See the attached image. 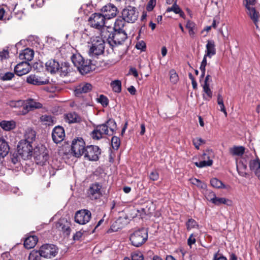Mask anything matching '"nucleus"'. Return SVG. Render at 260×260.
Wrapping results in <instances>:
<instances>
[{"label":"nucleus","mask_w":260,"mask_h":260,"mask_svg":"<svg viewBox=\"0 0 260 260\" xmlns=\"http://www.w3.org/2000/svg\"><path fill=\"white\" fill-rule=\"evenodd\" d=\"M147 239V231L144 228L135 231L130 236V240L132 245L137 247L143 245Z\"/></svg>","instance_id":"f257e3e1"},{"label":"nucleus","mask_w":260,"mask_h":260,"mask_svg":"<svg viewBox=\"0 0 260 260\" xmlns=\"http://www.w3.org/2000/svg\"><path fill=\"white\" fill-rule=\"evenodd\" d=\"M107 41L109 45L113 46L121 44L127 38V35L124 30H115L107 32Z\"/></svg>","instance_id":"f03ea898"},{"label":"nucleus","mask_w":260,"mask_h":260,"mask_svg":"<svg viewBox=\"0 0 260 260\" xmlns=\"http://www.w3.org/2000/svg\"><path fill=\"white\" fill-rule=\"evenodd\" d=\"M32 154L36 164L41 166L45 165L49 158L48 151L43 145L35 147Z\"/></svg>","instance_id":"7ed1b4c3"},{"label":"nucleus","mask_w":260,"mask_h":260,"mask_svg":"<svg viewBox=\"0 0 260 260\" xmlns=\"http://www.w3.org/2000/svg\"><path fill=\"white\" fill-rule=\"evenodd\" d=\"M105 41L101 37L93 38L89 54L91 56H98L102 54L105 50Z\"/></svg>","instance_id":"20e7f679"},{"label":"nucleus","mask_w":260,"mask_h":260,"mask_svg":"<svg viewBox=\"0 0 260 260\" xmlns=\"http://www.w3.org/2000/svg\"><path fill=\"white\" fill-rule=\"evenodd\" d=\"M32 150V144L25 141H20L17 146L18 154L24 160L31 157L33 153Z\"/></svg>","instance_id":"39448f33"},{"label":"nucleus","mask_w":260,"mask_h":260,"mask_svg":"<svg viewBox=\"0 0 260 260\" xmlns=\"http://www.w3.org/2000/svg\"><path fill=\"white\" fill-rule=\"evenodd\" d=\"M85 148V144L82 138H78L72 141L71 150L75 156H81L84 154Z\"/></svg>","instance_id":"423d86ee"},{"label":"nucleus","mask_w":260,"mask_h":260,"mask_svg":"<svg viewBox=\"0 0 260 260\" xmlns=\"http://www.w3.org/2000/svg\"><path fill=\"white\" fill-rule=\"evenodd\" d=\"M101 153V149L97 146L90 145L86 147L84 151V157L90 161H96Z\"/></svg>","instance_id":"0eeeda50"},{"label":"nucleus","mask_w":260,"mask_h":260,"mask_svg":"<svg viewBox=\"0 0 260 260\" xmlns=\"http://www.w3.org/2000/svg\"><path fill=\"white\" fill-rule=\"evenodd\" d=\"M122 16L126 22L133 23L137 20L138 13L135 7L128 6L122 10Z\"/></svg>","instance_id":"6e6552de"},{"label":"nucleus","mask_w":260,"mask_h":260,"mask_svg":"<svg viewBox=\"0 0 260 260\" xmlns=\"http://www.w3.org/2000/svg\"><path fill=\"white\" fill-rule=\"evenodd\" d=\"M58 248L53 244H45L42 245L39 251L42 256L45 258H51L54 257L58 253Z\"/></svg>","instance_id":"1a4fd4ad"},{"label":"nucleus","mask_w":260,"mask_h":260,"mask_svg":"<svg viewBox=\"0 0 260 260\" xmlns=\"http://www.w3.org/2000/svg\"><path fill=\"white\" fill-rule=\"evenodd\" d=\"M91 217V213L90 211L86 209H82L78 211L75 216V221L80 224H85L88 222Z\"/></svg>","instance_id":"9d476101"},{"label":"nucleus","mask_w":260,"mask_h":260,"mask_svg":"<svg viewBox=\"0 0 260 260\" xmlns=\"http://www.w3.org/2000/svg\"><path fill=\"white\" fill-rule=\"evenodd\" d=\"M106 19L103 14L94 13L92 14L88 21L92 27L100 29L104 26Z\"/></svg>","instance_id":"9b49d317"},{"label":"nucleus","mask_w":260,"mask_h":260,"mask_svg":"<svg viewBox=\"0 0 260 260\" xmlns=\"http://www.w3.org/2000/svg\"><path fill=\"white\" fill-rule=\"evenodd\" d=\"M103 135H111L105 123L97 125L91 133V137L94 140L101 139Z\"/></svg>","instance_id":"f8f14e48"},{"label":"nucleus","mask_w":260,"mask_h":260,"mask_svg":"<svg viewBox=\"0 0 260 260\" xmlns=\"http://www.w3.org/2000/svg\"><path fill=\"white\" fill-rule=\"evenodd\" d=\"M23 110L21 113L23 115L27 114L29 111L34 110L35 109H39L42 107V105L32 99H28L24 102Z\"/></svg>","instance_id":"ddd939ff"},{"label":"nucleus","mask_w":260,"mask_h":260,"mask_svg":"<svg viewBox=\"0 0 260 260\" xmlns=\"http://www.w3.org/2000/svg\"><path fill=\"white\" fill-rule=\"evenodd\" d=\"M101 188L102 186L99 183L92 184L88 191V197L91 200H96L100 198L102 195Z\"/></svg>","instance_id":"4468645a"},{"label":"nucleus","mask_w":260,"mask_h":260,"mask_svg":"<svg viewBox=\"0 0 260 260\" xmlns=\"http://www.w3.org/2000/svg\"><path fill=\"white\" fill-rule=\"evenodd\" d=\"M31 67L28 61H22L17 64L14 69L15 73L19 76L25 75L31 70Z\"/></svg>","instance_id":"2eb2a0df"},{"label":"nucleus","mask_w":260,"mask_h":260,"mask_svg":"<svg viewBox=\"0 0 260 260\" xmlns=\"http://www.w3.org/2000/svg\"><path fill=\"white\" fill-rule=\"evenodd\" d=\"M208 200L217 206L225 204L228 206L232 205V201L224 198H217L213 192H210L207 197Z\"/></svg>","instance_id":"dca6fc26"},{"label":"nucleus","mask_w":260,"mask_h":260,"mask_svg":"<svg viewBox=\"0 0 260 260\" xmlns=\"http://www.w3.org/2000/svg\"><path fill=\"white\" fill-rule=\"evenodd\" d=\"M65 137L64 131L62 127L56 126L53 129L52 137L53 141L56 144L61 142Z\"/></svg>","instance_id":"f3484780"},{"label":"nucleus","mask_w":260,"mask_h":260,"mask_svg":"<svg viewBox=\"0 0 260 260\" xmlns=\"http://www.w3.org/2000/svg\"><path fill=\"white\" fill-rule=\"evenodd\" d=\"M104 13L103 15L107 19H110L115 17L117 15V8L112 4H108L102 9Z\"/></svg>","instance_id":"a211bd4d"},{"label":"nucleus","mask_w":260,"mask_h":260,"mask_svg":"<svg viewBox=\"0 0 260 260\" xmlns=\"http://www.w3.org/2000/svg\"><path fill=\"white\" fill-rule=\"evenodd\" d=\"M244 5L247 9L246 13L247 15L253 22L256 28H258L257 23L259 17V13L255 10V8L251 7V6H249L247 4H244Z\"/></svg>","instance_id":"6ab92c4d"},{"label":"nucleus","mask_w":260,"mask_h":260,"mask_svg":"<svg viewBox=\"0 0 260 260\" xmlns=\"http://www.w3.org/2000/svg\"><path fill=\"white\" fill-rule=\"evenodd\" d=\"M92 85L88 83H82L77 86L75 90V94L80 96L82 93H87L92 89Z\"/></svg>","instance_id":"aec40b11"},{"label":"nucleus","mask_w":260,"mask_h":260,"mask_svg":"<svg viewBox=\"0 0 260 260\" xmlns=\"http://www.w3.org/2000/svg\"><path fill=\"white\" fill-rule=\"evenodd\" d=\"M46 70L51 73H55L60 69L59 62L55 59H50L45 64Z\"/></svg>","instance_id":"412c9836"},{"label":"nucleus","mask_w":260,"mask_h":260,"mask_svg":"<svg viewBox=\"0 0 260 260\" xmlns=\"http://www.w3.org/2000/svg\"><path fill=\"white\" fill-rule=\"evenodd\" d=\"M26 81L29 84L35 85H45L48 82L47 80H42L40 77L32 74L27 77Z\"/></svg>","instance_id":"4be33fe9"},{"label":"nucleus","mask_w":260,"mask_h":260,"mask_svg":"<svg viewBox=\"0 0 260 260\" xmlns=\"http://www.w3.org/2000/svg\"><path fill=\"white\" fill-rule=\"evenodd\" d=\"M206 50L205 51V55L209 58L216 54V49L215 43L213 40H208L206 45Z\"/></svg>","instance_id":"5701e85b"},{"label":"nucleus","mask_w":260,"mask_h":260,"mask_svg":"<svg viewBox=\"0 0 260 260\" xmlns=\"http://www.w3.org/2000/svg\"><path fill=\"white\" fill-rule=\"evenodd\" d=\"M249 168L251 171H254L255 175L260 180V160L257 157L249 162Z\"/></svg>","instance_id":"b1692460"},{"label":"nucleus","mask_w":260,"mask_h":260,"mask_svg":"<svg viewBox=\"0 0 260 260\" xmlns=\"http://www.w3.org/2000/svg\"><path fill=\"white\" fill-rule=\"evenodd\" d=\"M36 132L31 128H28L25 130L24 133V139L21 141H25L32 144L36 139Z\"/></svg>","instance_id":"393cba45"},{"label":"nucleus","mask_w":260,"mask_h":260,"mask_svg":"<svg viewBox=\"0 0 260 260\" xmlns=\"http://www.w3.org/2000/svg\"><path fill=\"white\" fill-rule=\"evenodd\" d=\"M34 56V51L33 50L29 48H26L24 49L19 55V57L20 59L25 60L27 61L31 60Z\"/></svg>","instance_id":"a878e982"},{"label":"nucleus","mask_w":260,"mask_h":260,"mask_svg":"<svg viewBox=\"0 0 260 260\" xmlns=\"http://www.w3.org/2000/svg\"><path fill=\"white\" fill-rule=\"evenodd\" d=\"M38 242V238L36 236H30L25 239L24 242V247L29 249L35 246Z\"/></svg>","instance_id":"bb28decb"},{"label":"nucleus","mask_w":260,"mask_h":260,"mask_svg":"<svg viewBox=\"0 0 260 260\" xmlns=\"http://www.w3.org/2000/svg\"><path fill=\"white\" fill-rule=\"evenodd\" d=\"M80 66L81 67H78L77 69L82 74H87L91 70L90 61L89 60H85L84 59L81 63Z\"/></svg>","instance_id":"cd10ccee"},{"label":"nucleus","mask_w":260,"mask_h":260,"mask_svg":"<svg viewBox=\"0 0 260 260\" xmlns=\"http://www.w3.org/2000/svg\"><path fill=\"white\" fill-rule=\"evenodd\" d=\"M245 149L243 146H234L230 148L229 153L232 156H241L244 153Z\"/></svg>","instance_id":"c85d7f7f"},{"label":"nucleus","mask_w":260,"mask_h":260,"mask_svg":"<svg viewBox=\"0 0 260 260\" xmlns=\"http://www.w3.org/2000/svg\"><path fill=\"white\" fill-rule=\"evenodd\" d=\"M0 126L4 130L10 131L14 129L16 124L14 120H3L0 122Z\"/></svg>","instance_id":"c756f323"},{"label":"nucleus","mask_w":260,"mask_h":260,"mask_svg":"<svg viewBox=\"0 0 260 260\" xmlns=\"http://www.w3.org/2000/svg\"><path fill=\"white\" fill-rule=\"evenodd\" d=\"M9 151V147L7 142L3 138H0V156H6Z\"/></svg>","instance_id":"7c9ffc66"},{"label":"nucleus","mask_w":260,"mask_h":260,"mask_svg":"<svg viewBox=\"0 0 260 260\" xmlns=\"http://www.w3.org/2000/svg\"><path fill=\"white\" fill-rule=\"evenodd\" d=\"M56 227L60 231L66 233L67 235H69L70 233V228L66 221L65 223H63L61 221H59L56 223Z\"/></svg>","instance_id":"2f4dec72"},{"label":"nucleus","mask_w":260,"mask_h":260,"mask_svg":"<svg viewBox=\"0 0 260 260\" xmlns=\"http://www.w3.org/2000/svg\"><path fill=\"white\" fill-rule=\"evenodd\" d=\"M66 120L69 123L78 122L80 121V117L75 112H72L66 115Z\"/></svg>","instance_id":"473e14b6"},{"label":"nucleus","mask_w":260,"mask_h":260,"mask_svg":"<svg viewBox=\"0 0 260 260\" xmlns=\"http://www.w3.org/2000/svg\"><path fill=\"white\" fill-rule=\"evenodd\" d=\"M41 120L44 124L48 125H52L56 122L54 117L51 115H44L41 117Z\"/></svg>","instance_id":"72a5a7b5"},{"label":"nucleus","mask_w":260,"mask_h":260,"mask_svg":"<svg viewBox=\"0 0 260 260\" xmlns=\"http://www.w3.org/2000/svg\"><path fill=\"white\" fill-rule=\"evenodd\" d=\"M71 60L74 66L77 68L78 67H81V63L84 60V58L80 54H75L72 56Z\"/></svg>","instance_id":"f704fd0d"},{"label":"nucleus","mask_w":260,"mask_h":260,"mask_svg":"<svg viewBox=\"0 0 260 260\" xmlns=\"http://www.w3.org/2000/svg\"><path fill=\"white\" fill-rule=\"evenodd\" d=\"M125 20L123 17L117 18L115 22L114 27V30H123L122 28L124 26Z\"/></svg>","instance_id":"c9c22d12"},{"label":"nucleus","mask_w":260,"mask_h":260,"mask_svg":"<svg viewBox=\"0 0 260 260\" xmlns=\"http://www.w3.org/2000/svg\"><path fill=\"white\" fill-rule=\"evenodd\" d=\"M173 11L175 14H178L180 15V16L182 17L184 15L183 12L181 10L180 7L176 4V3H175L173 6L171 7H169L167 10V12H170Z\"/></svg>","instance_id":"e433bc0d"},{"label":"nucleus","mask_w":260,"mask_h":260,"mask_svg":"<svg viewBox=\"0 0 260 260\" xmlns=\"http://www.w3.org/2000/svg\"><path fill=\"white\" fill-rule=\"evenodd\" d=\"M14 77V74L13 72H7L0 73V80L7 81L12 80Z\"/></svg>","instance_id":"4c0bfd02"},{"label":"nucleus","mask_w":260,"mask_h":260,"mask_svg":"<svg viewBox=\"0 0 260 260\" xmlns=\"http://www.w3.org/2000/svg\"><path fill=\"white\" fill-rule=\"evenodd\" d=\"M105 124L106 125L108 129L109 130V132L111 133L112 135L116 128L115 121L112 119H110Z\"/></svg>","instance_id":"58836bf2"},{"label":"nucleus","mask_w":260,"mask_h":260,"mask_svg":"<svg viewBox=\"0 0 260 260\" xmlns=\"http://www.w3.org/2000/svg\"><path fill=\"white\" fill-rule=\"evenodd\" d=\"M111 86L113 91L119 93L121 91V82L119 80H116L111 83Z\"/></svg>","instance_id":"ea45409f"},{"label":"nucleus","mask_w":260,"mask_h":260,"mask_svg":"<svg viewBox=\"0 0 260 260\" xmlns=\"http://www.w3.org/2000/svg\"><path fill=\"white\" fill-rule=\"evenodd\" d=\"M42 254L40 251L32 250L28 256V260H41Z\"/></svg>","instance_id":"a19ab883"},{"label":"nucleus","mask_w":260,"mask_h":260,"mask_svg":"<svg viewBox=\"0 0 260 260\" xmlns=\"http://www.w3.org/2000/svg\"><path fill=\"white\" fill-rule=\"evenodd\" d=\"M217 104L220 107V110L224 113L225 116H227V112L226 111L224 104L223 98L221 94L218 93L217 95Z\"/></svg>","instance_id":"79ce46f5"},{"label":"nucleus","mask_w":260,"mask_h":260,"mask_svg":"<svg viewBox=\"0 0 260 260\" xmlns=\"http://www.w3.org/2000/svg\"><path fill=\"white\" fill-rule=\"evenodd\" d=\"M191 184L197 186L198 187L205 189L207 187L206 184L197 178H191L190 179Z\"/></svg>","instance_id":"37998d69"},{"label":"nucleus","mask_w":260,"mask_h":260,"mask_svg":"<svg viewBox=\"0 0 260 260\" xmlns=\"http://www.w3.org/2000/svg\"><path fill=\"white\" fill-rule=\"evenodd\" d=\"M211 185L215 188H225V186L223 183L218 179L214 178L210 180Z\"/></svg>","instance_id":"c03bdc74"},{"label":"nucleus","mask_w":260,"mask_h":260,"mask_svg":"<svg viewBox=\"0 0 260 260\" xmlns=\"http://www.w3.org/2000/svg\"><path fill=\"white\" fill-rule=\"evenodd\" d=\"M187 230L188 231L192 229L198 228L199 224L194 219L190 218L188 220L186 223Z\"/></svg>","instance_id":"a18cd8bd"},{"label":"nucleus","mask_w":260,"mask_h":260,"mask_svg":"<svg viewBox=\"0 0 260 260\" xmlns=\"http://www.w3.org/2000/svg\"><path fill=\"white\" fill-rule=\"evenodd\" d=\"M61 74L66 76L68 75V74L71 71V68L68 63L64 62L63 64H61V66L60 67V69Z\"/></svg>","instance_id":"49530a36"},{"label":"nucleus","mask_w":260,"mask_h":260,"mask_svg":"<svg viewBox=\"0 0 260 260\" xmlns=\"http://www.w3.org/2000/svg\"><path fill=\"white\" fill-rule=\"evenodd\" d=\"M203 91L205 93L203 94V99L206 101H210L212 97V91L210 88V87H206V88H203Z\"/></svg>","instance_id":"de8ad7c7"},{"label":"nucleus","mask_w":260,"mask_h":260,"mask_svg":"<svg viewBox=\"0 0 260 260\" xmlns=\"http://www.w3.org/2000/svg\"><path fill=\"white\" fill-rule=\"evenodd\" d=\"M212 160H206L205 159L200 162H195L196 166L199 168H203L206 166H211L212 165Z\"/></svg>","instance_id":"09e8293b"},{"label":"nucleus","mask_w":260,"mask_h":260,"mask_svg":"<svg viewBox=\"0 0 260 260\" xmlns=\"http://www.w3.org/2000/svg\"><path fill=\"white\" fill-rule=\"evenodd\" d=\"M9 58V51L8 47H5L0 51V59L3 61Z\"/></svg>","instance_id":"8fccbe9b"},{"label":"nucleus","mask_w":260,"mask_h":260,"mask_svg":"<svg viewBox=\"0 0 260 260\" xmlns=\"http://www.w3.org/2000/svg\"><path fill=\"white\" fill-rule=\"evenodd\" d=\"M97 102L101 104L103 107L107 106L109 104L108 98L103 94L100 95L99 97L97 98Z\"/></svg>","instance_id":"3c124183"},{"label":"nucleus","mask_w":260,"mask_h":260,"mask_svg":"<svg viewBox=\"0 0 260 260\" xmlns=\"http://www.w3.org/2000/svg\"><path fill=\"white\" fill-rule=\"evenodd\" d=\"M120 142L118 137L113 136L111 139V144L114 149L117 150L120 146Z\"/></svg>","instance_id":"603ef678"},{"label":"nucleus","mask_w":260,"mask_h":260,"mask_svg":"<svg viewBox=\"0 0 260 260\" xmlns=\"http://www.w3.org/2000/svg\"><path fill=\"white\" fill-rule=\"evenodd\" d=\"M170 79L172 83L175 84L178 80V76L176 72L174 70L170 71Z\"/></svg>","instance_id":"864d4df0"},{"label":"nucleus","mask_w":260,"mask_h":260,"mask_svg":"<svg viewBox=\"0 0 260 260\" xmlns=\"http://www.w3.org/2000/svg\"><path fill=\"white\" fill-rule=\"evenodd\" d=\"M192 142L194 147L197 149H199L200 146L202 144H205V141L201 138H196L193 139Z\"/></svg>","instance_id":"5fc2aeb1"},{"label":"nucleus","mask_w":260,"mask_h":260,"mask_svg":"<svg viewBox=\"0 0 260 260\" xmlns=\"http://www.w3.org/2000/svg\"><path fill=\"white\" fill-rule=\"evenodd\" d=\"M132 260H143L144 257L141 252L137 251L132 254Z\"/></svg>","instance_id":"6e6d98bb"},{"label":"nucleus","mask_w":260,"mask_h":260,"mask_svg":"<svg viewBox=\"0 0 260 260\" xmlns=\"http://www.w3.org/2000/svg\"><path fill=\"white\" fill-rule=\"evenodd\" d=\"M186 27L189 29V34L190 36H193L195 34L194 31V24L191 22H188Z\"/></svg>","instance_id":"4d7b16f0"},{"label":"nucleus","mask_w":260,"mask_h":260,"mask_svg":"<svg viewBox=\"0 0 260 260\" xmlns=\"http://www.w3.org/2000/svg\"><path fill=\"white\" fill-rule=\"evenodd\" d=\"M213 152L211 150L206 151L203 154L202 158L203 159L212 160L211 158L213 156Z\"/></svg>","instance_id":"13d9d810"},{"label":"nucleus","mask_w":260,"mask_h":260,"mask_svg":"<svg viewBox=\"0 0 260 260\" xmlns=\"http://www.w3.org/2000/svg\"><path fill=\"white\" fill-rule=\"evenodd\" d=\"M19 155L17 154H13L11 157V162L14 164L16 165L17 164H18L20 161V158L18 156Z\"/></svg>","instance_id":"bf43d9fd"},{"label":"nucleus","mask_w":260,"mask_h":260,"mask_svg":"<svg viewBox=\"0 0 260 260\" xmlns=\"http://www.w3.org/2000/svg\"><path fill=\"white\" fill-rule=\"evenodd\" d=\"M149 177L151 180L156 181L158 179V173L156 171H153L150 173Z\"/></svg>","instance_id":"052dcab7"},{"label":"nucleus","mask_w":260,"mask_h":260,"mask_svg":"<svg viewBox=\"0 0 260 260\" xmlns=\"http://www.w3.org/2000/svg\"><path fill=\"white\" fill-rule=\"evenodd\" d=\"M156 0H150L147 6V10L150 11L153 10L156 4Z\"/></svg>","instance_id":"680f3d73"},{"label":"nucleus","mask_w":260,"mask_h":260,"mask_svg":"<svg viewBox=\"0 0 260 260\" xmlns=\"http://www.w3.org/2000/svg\"><path fill=\"white\" fill-rule=\"evenodd\" d=\"M136 47L139 50H143L146 48V44L143 41H140L136 44Z\"/></svg>","instance_id":"e2e57ef3"},{"label":"nucleus","mask_w":260,"mask_h":260,"mask_svg":"<svg viewBox=\"0 0 260 260\" xmlns=\"http://www.w3.org/2000/svg\"><path fill=\"white\" fill-rule=\"evenodd\" d=\"M6 13V11L4 6L0 5V20L4 19Z\"/></svg>","instance_id":"0e129e2a"},{"label":"nucleus","mask_w":260,"mask_h":260,"mask_svg":"<svg viewBox=\"0 0 260 260\" xmlns=\"http://www.w3.org/2000/svg\"><path fill=\"white\" fill-rule=\"evenodd\" d=\"M196 240L194 236H193V234H191L187 240L188 245L191 246L192 244H194L196 243Z\"/></svg>","instance_id":"69168bd1"},{"label":"nucleus","mask_w":260,"mask_h":260,"mask_svg":"<svg viewBox=\"0 0 260 260\" xmlns=\"http://www.w3.org/2000/svg\"><path fill=\"white\" fill-rule=\"evenodd\" d=\"M189 79L191 80V83L192 85V87L194 89H196L197 88V83L195 80L194 78L193 77V75L191 74V73H189L188 75Z\"/></svg>","instance_id":"338daca9"},{"label":"nucleus","mask_w":260,"mask_h":260,"mask_svg":"<svg viewBox=\"0 0 260 260\" xmlns=\"http://www.w3.org/2000/svg\"><path fill=\"white\" fill-rule=\"evenodd\" d=\"M213 260H227V259L225 257L219 254L217 252L214 254Z\"/></svg>","instance_id":"774afa93"}]
</instances>
